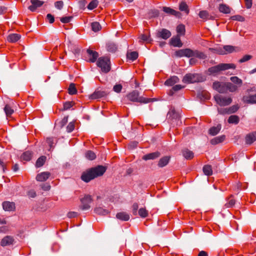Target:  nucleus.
Instances as JSON below:
<instances>
[{"instance_id": "obj_1", "label": "nucleus", "mask_w": 256, "mask_h": 256, "mask_svg": "<svg viewBox=\"0 0 256 256\" xmlns=\"http://www.w3.org/2000/svg\"><path fill=\"white\" fill-rule=\"evenodd\" d=\"M106 170V168L102 166L90 168L82 174L81 179L84 182H88L95 178L102 176Z\"/></svg>"}, {"instance_id": "obj_2", "label": "nucleus", "mask_w": 256, "mask_h": 256, "mask_svg": "<svg viewBox=\"0 0 256 256\" xmlns=\"http://www.w3.org/2000/svg\"><path fill=\"white\" fill-rule=\"evenodd\" d=\"M175 54L178 57H196L200 59H204L206 58V55L202 52L198 50H192L190 48L181 49L176 50Z\"/></svg>"}, {"instance_id": "obj_3", "label": "nucleus", "mask_w": 256, "mask_h": 256, "mask_svg": "<svg viewBox=\"0 0 256 256\" xmlns=\"http://www.w3.org/2000/svg\"><path fill=\"white\" fill-rule=\"evenodd\" d=\"M236 66L234 64H220L217 66H212L208 70V74L209 75L216 74L220 71L228 69H235Z\"/></svg>"}, {"instance_id": "obj_4", "label": "nucleus", "mask_w": 256, "mask_h": 256, "mask_svg": "<svg viewBox=\"0 0 256 256\" xmlns=\"http://www.w3.org/2000/svg\"><path fill=\"white\" fill-rule=\"evenodd\" d=\"M96 65L100 68L102 72L108 73L110 70V58L107 56H102L98 58Z\"/></svg>"}, {"instance_id": "obj_5", "label": "nucleus", "mask_w": 256, "mask_h": 256, "mask_svg": "<svg viewBox=\"0 0 256 256\" xmlns=\"http://www.w3.org/2000/svg\"><path fill=\"white\" fill-rule=\"evenodd\" d=\"M128 98L134 102L140 103H148L150 101V98H146L139 96V93L136 90H134L127 95Z\"/></svg>"}, {"instance_id": "obj_6", "label": "nucleus", "mask_w": 256, "mask_h": 256, "mask_svg": "<svg viewBox=\"0 0 256 256\" xmlns=\"http://www.w3.org/2000/svg\"><path fill=\"white\" fill-rule=\"evenodd\" d=\"M80 208L82 210H87L90 208V204L92 202V198L90 194H84L80 198Z\"/></svg>"}, {"instance_id": "obj_7", "label": "nucleus", "mask_w": 256, "mask_h": 256, "mask_svg": "<svg viewBox=\"0 0 256 256\" xmlns=\"http://www.w3.org/2000/svg\"><path fill=\"white\" fill-rule=\"evenodd\" d=\"M216 102L220 106H226L230 104L232 102L230 97H226L216 94L214 96Z\"/></svg>"}, {"instance_id": "obj_8", "label": "nucleus", "mask_w": 256, "mask_h": 256, "mask_svg": "<svg viewBox=\"0 0 256 256\" xmlns=\"http://www.w3.org/2000/svg\"><path fill=\"white\" fill-rule=\"evenodd\" d=\"M198 74H188L182 79L184 83H194L198 82Z\"/></svg>"}, {"instance_id": "obj_9", "label": "nucleus", "mask_w": 256, "mask_h": 256, "mask_svg": "<svg viewBox=\"0 0 256 256\" xmlns=\"http://www.w3.org/2000/svg\"><path fill=\"white\" fill-rule=\"evenodd\" d=\"M212 88L220 93H226V82H214L213 83Z\"/></svg>"}, {"instance_id": "obj_10", "label": "nucleus", "mask_w": 256, "mask_h": 256, "mask_svg": "<svg viewBox=\"0 0 256 256\" xmlns=\"http://www.w3.org/2000/svg\"><path fill=\"white\" fill-rule=\"evenodd\" d=\"M88 54V61L90 62H94L98 58L99 54L96 51L88 49L86 50Z\"/></svg>"}, {"instance_id": "obj_11", "label": "nucleus", "mask_w": 256, "mask_h": 256, "mask_svg": "<svg viewBox=\"0 0 256 256\" xmlns=\"http://www.w3.org/2000/svg\"><path fill=\"white\" fill-rule=\"evenodd\" d=\"M157 36L164 40L168 38L171 36V32L168 30L163 28L158 32Z\"/></svg>"}, {"instance_id": "obj_12", "label": "nucleus", "mask_w": 256, "mask_h": 256, "mask_svg": "<svg viewBox=\"0 0 256 256\" xmlns=\"http://www.w3.org/2000/svg\"><path fill=\"white\" fill-rule=\"evenodd\" d=\"M14 242V240L13 237L7 236H4L0 242V245L2 246H6L12 244Z\"/></svg>"}, {"instance_id": "obj_13", "label": "nucleus", "mask_w": 256, "mask_h": 256, "mask_svg": "<svg viewBox=\"0 0 256 256\" xmlns=\"http://www.w3.org/2000/svg\"><path fill=\"white\" fill-rule=\"evenodd\" d=\"M32 5L28 6V9L32 12H34L36 8L44 4V2L40 0H30Z\"/></svg>"}, {"instance_id": "obj_14", "label": "nucleus", "mask_w": 256, "mask_h": 256, "mask_svg": "<svg viewBox=\"0 0 256 256\" xmlns=\"http://www.w3.org/2000/svg\"><path fill=\"white\" fill-rule=\"evenodd\" d=\"M50 173L48 172H42L37 174L36 180L38 182H44L50 178Z\"/></svg>"}, {"instance_id": "obj_15", "label": "nucleus", "mask_w": 256, "mask_h": 256, "mask_svg": "<svg viewBox=\"0 0 256 256\" xmlns=\"http://www.w3.org/2000/svg\"><path fill=\"white\" fill-rule=\"evenodd\" d=\"M246 143L247 144H251L256 140V132L248 134L245 137Z\"/></svg>"}, {"instance_id": "obj_16", "label": "nucleus", "mask_w": 256, "mask_h": 256, "mask_svg": "<svg viewBox=\"0 0 256 256\" xmlns=\"http://www.w3.org/2000/svg\"><path fill=\"white\" fill-rule=\"evenodd\" d=\"M106 93L104 91L96 90L90 96L92 100L98 99L105 96Z\"/></svg>"}, {"instance_id": "obj_17", "label": "nucleus", "mask_w": 256, "mask_h": 256, "mask_svg": "<svg viewBox=\"0 0 256 256\" xmlns=\"http://www.w3.org/2000/svg\"><path fill=\"white\" fill-rule=\"evenodd\" d=\"M170 44L171 45L176 47H182V42L179 36H176L175 37H173L170 39Z\"/></svg>"}, {"instance_id": "obj_18", "label": "nucleus", "mask_w": 256, "mask_h": 256, "mask_svg": "<svg viewBox=\"0 0 256 256\" xmlns=\"http://www.w3.org/2000/svg\"><path fill=\"white\" fill-rule=\"evenodd\" d=\"M2 207L5 210L12 211L15 209V204L13 202H4L2 203Z\"/></svg>"}, {"instance_id": "obj_19", "label": "nucleus", "mask_w": 256, "mask_h": 256, "mask_svg": "<svg viewBox=\"0 0 256 256\" xmlns=\"http://www.w3.org/2000/svg\"><path fill=\"white\" fill-rule=\"evenodd\" d=\"M225 139L226 136L224 135H222L213 138L210 140V142L212 145H216L222 142Z\"/></svg>"}, {"instance_id": "obj_20", "label": "nucleus", "mask_w": 256, "mask_h": 256, "mask_svg": "<svg viewBox=\"0 0 256 256\" xmlns=\"http://www.w3.org/2000/svg\"><path fill=\"white\" fill-rule=\"evenodd\" d=\"M160 156V153L158 152L150 153L143 156L142 159L144 160H154Z\"/></svg>"}, {"instance_id": "obj_21", "label": "nucleus", "mask_w": 256, "mask_h": 256, "mask_svg": "<svg viewBox=\"0 0 256 256\" xmlns=\"http://www.w3.org/2000/svg\"><path fill=\"white\" fill-rule=\"evenodd\" d=\"M242 100L244 102L248 104H256V94L248 96H244Z\"/></svg>"}, {"instance_id": "obj_22", "label": "nucleus", "mask_w": 256, "mask_h": 256, "mask_svg": "<svg viewBox=\"0 0 256 256\" xmlns=\"http://www.w3.org/2000/svg\"><path fill=\"white\" fill-rule=\"evenodd\" d=\"M179 82V78L176 76H172L164 82V84L168 86H172Z\"/></svg>"}, {"instance_id": "obj_23", "label": "nucleus", "mask_w": 256, "mask_h": 256, "mask_svg": "<svg viewBox=\"0 0 256 256\" xmlns=\"http://www.w3.org/2000/svg\"><path fill=\"white\" fill-rule=\"evenodd\" d=\"M182 154L186 160H191L194 157V152L188 148L182 150Z\"/></svg>"}, {"instance_id": "obj_24", "label": "nucleus", "mask_w": 256, "mask_h": 256, "mask_svg": "<svg viewBox=\"0 0 256 256\" xmlns=\"http://www.w3.org/2000/svg\"><path fill=\"white\" fill-rule=\"evenodd\" d=\"M170 156H165L162 158L158 163V166L160 168L164 167L166 166L170 160Z\"/></svg>"}, {"instance_id": "obj_25", "label": "nucleus", "mask_w": 256, "mask_h": 256, "mask_svg": "<svg viewBox=\"0 0 256 256\" xmlns=\"http://www.w3.org/2000/svg\"><path fill=\"white\" fill-rule=\"evenodd\" d=\"M20 38V36L18 34H12L8 36L7 40L10 42H16Z\"/></svg>"}, {"instance_id": "obj_26", "label": "nucleus", "mask_w": 256, "mask_h": 256, "mask_svg": "<svg viewBox=\"0 0 256 256\" xmlns=\"http://www.w3.org/2000/svg\"><path fill=\"white\" fill-rule=\"evenodd\" d=\"M116 217L118 219L124 221H128L130 219L129 214L126 212H118L116 215Z\"/></svg>"}, {"instance_id": "obj_27", "label": "nucleus", "mask_w": 256, "mask_h": 256, "mask_svg": "<svg viewBox=\"0 0 256 256\" xmlns=\"http://www.w3.org/2000/svg\"><path fill=\"white\" fill-rule=\"evenodd\" d=\"M32 154L30 151H26L24 152L21 156L20 158L24 161H29L32 158Z\"/></svg>"}, {"instance_id": "obj_28", "label": "nucleus", "mask_w": 256, "mask_h": 256, "mask_svg": "<svg viewBox=\"0 0 256 256\" xmlns=\"http://www.w3.org/2000/svg\"><path fill=\"white\" fill-rule=\"evenodd\" d=\"M226 92L228 90L230 92H234L237 90L238 86L231 82H226Z\"/></svg>"}, {"instance_id": "obj_29", "label": "nucleus", "mask_w": 256, "mask_h": 256, "mask_svg": "<svg viewBox=\"0 0 256 256\" xmlns=\"http://www.w3.org/2000/svg\"><path fill=\"white\" fill-rule=\"evenodd\" d=\"M221 129L220 125H218L216 126H213L210 128L208 133L212 136L216 135Z\"/></svg>"}, {"instance_id": "obj_30", "label": "nucleus", "mask_w": 256, "mask_h": 256, "mask_svg": "<svg viewBox=\"0 0 256 256\" xmlns=\"http://www.w3.org/2000/svg\"><path fill=\"white\" fill-rule=\"evenodd\" d=\"M179 10L182 12H184L187 14H188L190 12L188 6L184 2H182L180 4Z\"/></svg>"}, {"instance_id": "obj_31", "label": "nucleus", "mask_w": 256, "mask_h": 256, "mask_svg": "<svg viewBox=\"0 0 256 256\" xmlns=\"http://www.w3.org/2000/svg\"><path fill=\"white\" fill-rule=\"evenodd\" d=\"M177 36H184L185 34L186 29L184 25L182 24H179L176 27Z\"/></svg>"}, {"instance_id": "obj_32", "label": "nucleus", "mask_w": 256, "mask_h": 256, "mask_svg": "<svg viewBox=\"0 0 256 256\" xmlns=\"http://www.w3.org/2000/svg\"><path fill=\"white\" fill-rule=\"evenodd\" d=\"M219 10L220 12L224 14H230V8L226 4H221L219 6Z\"/></svg>"}, {"instance_id": "obj_33", "label": "nucleus", "mask_w": 256, "mask_h": 256, "mask_svg": "<svg viewBox=\"0 0 256 256\" xmlns=\"http://www.w3.org/2000/svg\"><path fill=\"white\" fill-rule=\"evenodd\" d=\"M46 159V156H44L40 157L36 162V168H40L45 163Z\"/></svg>"}, {"instance_id": "obj_34", "label": "nucleus", "mask_w": 256, "mask_h": 256, "mask_svg": "<svg viewBox=\"0 0 256 256\" xmlns=\"http://www.w3.org/2000/svg\"><path fill=\"white\" fill-rule=\"evenodd\" d=\"M4 111L7 117L10 118L14 112V110L9 104H6L4 108Z\"/></svg>"}, {"instance_id": "obj_35", "label": "nucleus", "mask_w": 256, "mask_h": 256, "mask_svg": "<svg viewBox=\"0 0 256 256\" xmlns=\"http://www.w3.org/2000/svg\"><path fill=\"white\" fill-rule=\"evenodd\" d=\"M139 42H150L152 41V40L150 38V36L149 34H141L139 38Z\"/></svg>"}, {"instance_id": "obj_36", "label": "nucleus", "mask_w": 256, "mask_h": 256, "mask_svg": "<svg viewBox=\"0 0 256 256\" xmlns=\"http://www.w3.org/2000/svg\"><path fill=\"white\" fill-rule=\"evenodd\" d=\"M116 45L113 42H108L106 44V49L108 51L112 52H114L117 50Z\"/></svg>"}, {"instance_id": "obj_37", "label": "nucleus", "mask_w": 256, "mask_h": 256, "mask_svg": "<svg viewBox=\"0 0 256 256\" xmlns=\"http://www.w3.org/2000/svg\"><path fill=\"white\" fill-rule=\"evenodd\" d=\"M228 121L229 124H236L239 122L240 118L238 116L232 115L228 118Z\"/></svg>"}, {"instance_id": "obj_38", "label": "nucleus", "mask_w": 256, "mask_h": 256, "mask_svg": "<svg viewBox=\"0 0 256 256\" xmlns=\"http://www.w3.org/2000/svg\"><path fill=\"white\" fill-rule=\"evenodd\" d=\"M163 10L166 13H167V14H170L172 15L176 16H178L180 14V12H178L170 8L166 7V6L163 7Z\"/></svg>"}, {"instance_id": "obj_39", "label": "nucleus", "mask_w": 256, "mask_h": 256, "mask_svg": "<svg viewBox=\"0 0 256 256\" xmlns=\"http://www.w3.org/2000/svg\"><path fill=\"white\" fill-rule=\"evenodd\" d=\"M202 170L204 173L208 176H211L212 174V166L208 164L204 166Z\"/></svg>"}, {"instance_id": "obj_40", "label": "nucleus", "mask_w": 256, "mask_h": 256, "mask_svg": "<svg viewBox=\"0 0 256 256\" xmlns=\"http://www.w3.org/2000/svg\"><path fill=\"white\" fill-rule=\"evenodd\" d=\"M85 156L88 160H92L96 158V154L94 152L90 150L86 152Z\"/></svg>"}, {"instance_id": "obj_41", "label": "nucleus", "mask_w": 256, "mask_h": 256, "mask_svg": "<svg viewBox=\"0 0 256 256\" xmlns=\"http://www.w3.org/2000/svg\"><path fill=\"white\" fill-rule=\"evenodd\" d=\"M227 202L225 206L227 208H231L235 204V200L234 198L232 196H230L227 200Z\"/></svg>"}, {"instance_id": "obj_42", "label": "nucleus", "mask_w": 256, "mask_h": 256, "mask_svg": "<svg viewBox=\"0 0 256 256\" xmlns=\"http://www.w3.org/2000/svg\"><path fill=\"white\" fill-rule=\"evenodd\" d=\"M127 58L130 60L134 61L138 58V53L136 52H132L127 54Z\"/></svg>"}, {"instance_id": "obj_43", "label": "nucleus", "mask_w": 256, "mask_h": 256, "mask_svg": "<svg viewBox=\"0 0 256 256\" xmlns=\"http://www.w3.org/2000/svg\"><path fill=\"white\" fill-rule=\"evenodd\" d=\"M68 92V94L70 95L76 94L77 93V90L74 84L72 83L70 84Z\"/></svg>"}, {"instance_id": "obj_44", "label": "nucleus", "mask_w": 256, "mask_h": 256, "mask_svg": "<svg viewBox=\"0 0 256 256\" xmlns=\"http://www.w3.org/2000/svg\"><path fill=\"white\" fill-rule=\"evenodd\" d=\"M198 16L200 18L206 20L209 18V14L206 10H201L198 14Z\"/></svg>"}, {"instance_id": "obj_45", "label": "nucleus", "mask_w": 256, "mask_h": 256, "mask_svg": "<svg viewBox=\"0 0 256 256\" xmlns=\"http://www.w3.org/2000/svg\"><path fill=\"white\" fill-rule=\"evenodd\" d=\"M224 49L226 52H221L220 54H226V53H232L235 50V48L232 46H224Z\"/></svg>"}, {"instance_id": "obj_46", "label": "nucleus", "mask_w": 256, "mask_h": 256, "mask_svg": "<svg viewBox=\"0 0 256 256\" xmlns=\"http://www.w3.org/2000/svg\"><path fill=\"white\" fill-rule=\"evenodd\" d=\"M230 80L233 83L238 84V86H241L242 84V81L241 79L239 78L238 76H232L230 78Z\"/></svg>"}, {"instance_id": "obj_47", "label": "nucleus", "mask_w": 256, "mask_h": 256, "mask_svg": "<svg viewBox=\"0 0 256 256\" xmlns=\"http://www.w3.org/2000/svg\"><path fill=\"white\" fill-rule=\"evenodd\" d=\"M94 211L96 214L102 215H106L108 213L107 210H104L101 208H94Z\"/></svg>"}, {"instance_id": "obj_48", "label": "nucleus", "mask_w": 256, "mask_h": 256, "mask_svg": "<svg viewBox=\"0 0 256 256\" xmlns=\"http://www.w3.org/2000/svg\"><path fill=\"white\" fill-rule=\"evenodd\" d=\"M92 29L94 32H96L101 29V26L98 22H94L91 24Z\"/></svg>"}, {"instance_id": "obj_49", "label": "nucleus", "mask_w": 256, "mask_h": 256, "mask_svg": "<svg viewBox=\"0 0 256 256\" xmlns=\"http://www.w3.org/2000/svg\"><path fill=\"white\" fill-rule=\"evenodd\" d=\"M138 214L139 216L143 218H146L148 216V211L146 209V208H140L138 210Z\"/></svg>"}, {"instance_id": "obj_50", "label": "nucleus", "mask_w": 256, "mask_h": 256, "mask_svg": "<svg viewBox=\"0 0 256 256\" xmlns=\"http://www.w3.org/2000/svg\"><path fill=\"white\" fill-rule=\"evenodd\" d=\"M98 4V2L97 0H94L92 1L88 6V8L89 10H93L96 8Z\"/></svg>"}, {"instance_id": "obj_51", "label": "nucleus", "mask_w": 256, "mask_h": 256, "mask_svg": "<svg viewBox=\"0 0 256 256\" xmlns=\"http://www.w3.org/2000/svg\"><path fill=\"white\" fill-rule=\"evenodd\" d=\"M184 88V86H182L180 84L175 85L174 86L172 87V90H170L169 94L172 96L174 93L173 91H174V92L178 91V90H181L182 88Z\"/></svg>"}, {"instance_id": "obj_52", "label": "nucleus", "mask_w": 256, "mask_h": 256, "mask_svg": "<svg viewBox=\"0 0 256 256\" xmlns=\"http://www.w3.org/2000/svg\"><path fill=\"white\" fill-rule=\"evenodd\" d=\"M74 102H66L64 104V108L63 110H69L70 108H71L74 106Z\"/></svg>"}, {"instance_id": "obj_53", "label": "nucleus", "mask_w": 256, "mask_h": 256, "mask_svg": "<svg viewBox=\"0 0 256 256\" xmlns=\"http://www.w3.org/2000/svg\"><path fill=\"white\" fill-rule=\"evenodd\" d=\"M239 108L238 105H234L228 108V114H232L236 112Z\"/></svg>"}, {"instance_id": "obj_54", "label": "nucleus", "mask_w": 256, "mask_h": 256, "mask_svg": "<svg viewBox=\"0 0 256 256\" xmlns=\"http://www.w3.org/2000/svg\"><path fill=\"white\" fill-rule=\"evenodd\" d=\"M252 58V56L248 54H246L242 58H240L238 61L240 63H242L246 62V61L249 60Z\"/></svg>"}, {"instance_id": "obj_55", "label": "nucleus", "mask_w": 256, "mask_h": 256, "mask_svg": "<svg viewBox=\"0 0 256 256\" xmlns=\"http://www.w3.org/2000/svg\"><path fill=\"white\" fill-rule=\"evenodd\" d=\"M74 122H70L68 124L66 127V130L68 132H71L74 128Z\"/></svg>"}, {"instance_id": "obj_56", "label": "nucleus", "mask_w": 256, "mask_h": 256, "mask_svg": "<svg viewBox=\"0 0 256 256\" xmlns=\"http://www.w3.org/2000/svg\"><path fill=\"white\" fill-rule=\"evenodd\" d=\"M72 18V16H65L60 18V20L64 24L68 23Z\"/></svg>"}, {"instance_id": "obj_57", "label": "nucleus", "mask_w": 256, "mask_h": 256, "mask_svg": "<svg viewBox=\"0 0 256 256\" xmlns=\"http://www.w3.org/2000/svg\"><path fill=\"white\" fill-rule=\"evenodd\" d=\"M122 86L120 84H116L115 86H114V88H113V90L117 92V93H119L121 92L122 90Z\"/></svg>"}, {"instance_id": "obj_58", "label": "nucleus", "mask_w": 256, "mask_h": 256, "mask_svg": "<svg viewBox=\"0 0 256 256\" xmlns=\"http://www.w3.org/2000/svg\"><path fill=\"white\" fill-rule=\"evenodd\" d=\"M54 6L58 10H61L64 6V2L62 0L57 1L54 3Z\"/></svg>"}, {"instance_id": "obj_59", "label": "nucleus", "mask_w": 256, "mask_h": 256, "mask_svg": "<svg viewBox=\"0 0 256 256\" xmlns=\"http://www.w3.org/2000/svg\"><path fill=\"white\" fill-rule=\"evenodd\" d=\"M138 208V203L135 202L132 204V213L134 216L137 214V210Z\"/></svg>"}, {"instance_id": "obj_60", "label": "nucleus", "mask_w": 256, "mask_h": 256, "mask_svg": "<svg viewBox=\"0 0 256 256\" xmlns=\"http://www.w3.org/2000/svg\"><path fill=\"white\" fill-rule=\"evenodd\" d=\"M46 143L49 145L50 148L53 146V144L54 143V138H48L46 140Z\"/></svg>"}, {"instance_id": "obj_61", "label": "nucleus", "mask_w": 256, "mask_h": 256, "mask_svg": "<svg viewBox=\"0 0 256 256\" xmlns=\"http://www.w3.org/2000/svg\"><path fill=\"white\" fill-rule=\"evenodd\" d=\"M46 18L50 24L53 23L54 21V16L50 14H47Z\"/></svg>"}, {"instance_id": "obj_62", "label": "nucleus", "mask_w": 256, "mask_h": 256, "mask_svg": "<svg viewBox=\"0 0 256 256\" xmlns=\"http://www.w3.org/2000/svg\"><path fill=\"white\" fill-rule=\"evenodd\" d=\"M218 113L220 114H228V108H218Z\"/></svg>"}, {"instance_id": "obj_63", "label": "nucleus", "mask_w": 256, "mask_h": 256, "mask_svg": "<svg viewBox=\"0 0 256 256\" xmlns=\"http://www.w3.org/2000/svg\"><path fill=\"white\" fill-rule=\"evenodd\" d=\"M78 214L76 212H70L68 213V216L69 218H76L78 216Z\"/></svg>"}, {"instance_id": "obj_64", "label": "nucleus", "mask_w": 256, "mask_h": 256, "mask_svg": "<svg viewBox=\"0 0 256 256\" xmlns=\"http://www.w3.org/2000/svg\"><path fill=\"white\" fill-rule=\"evenodd\" d=\"M42 188L44 190H48L50 188V186L48 184H44L41 185Z\"/></svg>"}]
</instances>
